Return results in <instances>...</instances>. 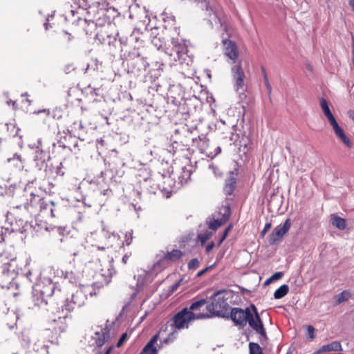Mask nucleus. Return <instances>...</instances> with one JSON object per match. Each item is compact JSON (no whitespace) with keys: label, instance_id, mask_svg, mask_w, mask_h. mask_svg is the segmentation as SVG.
I'll return each instance as SVG.
<instances>
[{"label":"nucleus","instance_id":"1","mask_svg":"<svg viewBox=\"0 0 354 354\" xmlns=\"http://www.w3.org/2000/svg\"><path fill=\"white\" fill-rule=\"evenodd\" d=\"M54 203L49 201L39 195L30 194V203L17 205L10 209L6 215L7 221L10 223L13 231L23 232L26 230L28 218L32 215L46 212L49 210V214L54 217L53 206Z\"/></svg>","mask_w":354,"mask_h":354},{"label":"nucleus","instance_id":"2","mask_svg":"<svg viewBox=\"0 0 354 354\" xmlns=\"http://www.w3.org/2000/svg\"><path fill=\"white\" fill-rule=\"evenodd\" d=\"M251 307L254 313V317L249 308H246L245 309L232 308L230 312V317L235 325L245 326L248 324L257 333L266 338V332L257 312V309L253 304L251 305Z\"/></svg>","mask_w":354,"mask_h":354},{"label":"nucleus","instance_id":"3","mask_svg":"<svg viewBox=\"0 0 354 354\" xmlns=\"http://www.w3.org/2000/svg\"><path fill=\"white\" fill-rule=\"evenodd\" d=\"M226 294V290H221L215 292L211 297V303L206 305L210 315L223 316L226 313L229 308L227 298L225 296Z\"/></svg>","mask_w":354,"mask_h":354},{"label":"nucleus","instance_id":"4","mask_svg":"<svg viewBox=\"0 0 354 354\" xmlns=\"http://www.w3.org/2000/svg\"><path fill=\"white\" fill-rule=\"evenodd\" d=\"M56 283L57 281L50 282V281H48L46 279V278H44L41 283L37 285L35 291L37 292V294L40 295L41 299L39 297L37 298L35 300L36 305L41 306H46L48 304V298H50L53 295L56 288H57Z\"/></svg>","mask_w":354,"mask_h":354},{"label":"nucleus","instance_id":"5","mask_svg":"<svg viewBox=\"0 0 354 354\" xmlns=\"http://www.w3.org/2000/svg\"><path fill=\"white\" fill-rule=\"evenodd\" d=\"M172 48L167 53L172 58V60L178 62L180 64H189L192 59L188 55L187 46L183 42L179 41L178 39H172L171 40Z\"/></svg>","mask_w":354,"mask_h":354},{"label":"nucleus","instance_id":"6","mask_svg":"<svg viewBox=\"0 0 354 354\" xmlns=\"http://www.w3.org/2000/svg\"><path fill=\"white\" fill-rule=\"evenodd\" d=\"M171 320L172 322L171 328L176 330H180L189 328L190 324L195 319L192 312L188 311L187 307H185L176 313Z\"/></svg>","mask_w":354,"mask_h":354},{"label":"nucleus","instance_id":"7","mask_svg":"<svg viewBox=\"0 0 354 354\" xmlns=\"http://www.w3.org/2000/svg\"><path fill=\"white\" fill-rule=\"evenodd\" d=\"M86 295L85 290L83 288H80L74 293L72 294L71 297L67 298L64 306L65 310L68 312H71L75 309L79 308L82 306L86 300Z\"/></svg>","mask_w":354,"mask_h":354},{"label":"nucleus","instance_id":"8","mask_svg":"<svg viewBox=\"0 0 354 354\" xmlns=\"http://www.w3.org/2000/svg\"><path fill=\"white\" fill-rule=\"evenodd\" d=\"M183 255L184 253L180 250L173 249L170 252H167L163 257L158 261L156 266L161 268H168L173 263L178 261Z\"/></svg>","mask_w":354,"mask_h":354},{"label":"nucleus","instance_id":"9","mask_svg":"<svg viewBox=\"0 0 354 354\" xmlns=\"http://www.w3.org/2000/svg\"><path fill=\"white\" fill-rule=\"evenodd\" d=\"M222 44L224 55L233 63H235L239 56V48L236 43L229 39H223Z\"/></svg>","mask_w":354,"mask_h":354},{"label":"nucleus","instance_id":"10","mask_svg":"<svg viewBox=\"0 0 354 354\" xmlns=\"http://www.w3.org/2000/svg\"><path fill=\"white\" fill-rule=\"evenodd\" d=\"M291 227V222L289 218L286 219L283 225L277 226L269 235L268 241L272 245L282 239V237L288 232Z\"/></svg>","mask_w":354,"mask_h":354},{"label":"nucleus","instance_id":"11","mask_svg":"<svg viewBox=\"0 0 354 354\" xmlns=\"http://www.w3.org/2000/svg\"><path fill=\"white\" fill-rule=\"evenodd\" d=\"M206 300L204 299H199L193 302L189 308L187 307V310L189 312H192L194 315V319H202L209 317L210 315L207 313L201 312V309L206 304Z\"/></svg>","mask_w":354,"mask_h":354},{"label":"nucleus","instance_id":"12","mask_svg":"<svg viewBox=\"0 0 354 354\" xmlns=\"http://www.w3.org/2000/svg\"><path fill=\"white\" fill-rule=\"evenodd\" d=\"M69 313L62 308L61 315L57 317V319H53V328L56 332L63 333L66 331L68 327L67 319H69Z\"/></svg>","mask_w":354,"mask_h":354},{"label":"nucleus","instance_id":"13","mask_svg":"<svg viewBox=\"0 0 354 354\" xmlns=\"http://www.w3.org/2000/svg\"><path fill=\"white\" fill-rule=\"evenodd\" d=\"M21 269L15 257H11L8 261L3 263L1 266L2 273L7 276L16 274Z\"/></svg>","mask_w":354,"mask_h":354},{"label":"nucleus","instance_id":"14","mask_svg":"<svg viewBox=\"0 0 354 354\" xmlns=\"http://www.w3.org/2000/svg\"><path fill=\"white\" fill-rule=\"evenodd\" d=\"M233 79L234 80V86L236 91L243 88L245 73L241 67V63L234 66L232 68Z\"/></svg>","mask_w":354,"mask_h":354},{"label":"nucleus","instance_id":"15","mask_svg":"<svg viewBox=\"0 0 354 354\" xmlns=\"http://www.w3.org/2000/svg\"><path fill=\"white\" fill-rule=\"evenodd\" d=\"M333 127L335 136L339 140L344 143L347 147L352 148L353 142L346 135L344 129L338 124L337 122L330 125Z\"/></svg>","mask_w":354,"mask_h":354},{"label":"nucleus","instance_id":"16","mask_svg":"<svg viewBox=\"0 0 354 354\" xmlns=\"http://www.w3.org/2000/svg\"><path fill=\"white\" fill-rule=\"evenodd\" d=\"M110 337V331L107 327L101 328L96 331L93 337L95 344L97 347L102 346Z\"/></svg>","mask_w":354,"mask_h":354},{"label":"nucleus","instance_id":"17","mask_svg":"<svg viewBox=\"0 0 354 354\" xmlns=\"http://www.w3.org/2000/svg\"><path fill=\"white\" fill-rule=\"evenodd\" d=\"M160 338V332L154 335L144 346L140 354H158V351L155 344Z\"/></svg>","mask_w":354,"mask_h":354},{"label":"nucleus","instance_id":"18","mask_svg":"<svg viewBox=\"0 0 354 354\" xmlns=\"http://www.w3.org/2000/svg\"><path fill=\"white\" fill-rule=\"evenodd\" d=\"M48 274L49 276L46 277V279L50 281V282L57 281V286L59 283L60 281L66 279L63 270L59 269L58 267H50L48 270Z\"/></svg>","mask_w":354,"mask_h":354},{"label":"nucleus","instance_id":"19","mask_svg":"<svg viewBox=\"0 0 354 354\" xmlns=\"http://www.w3.org/2000/svg\"><path fill=\"white\" fill-rule=\"evenodd\" d=\"M319 103L322 110L324 115L326 117L330 124L331 125L332 124L336 122L337 120L335 118L334 115H333L332 112L330 111L327 100L325 98L322 97L319 100Z\"/></svg>","mask_w":354,"mask_h":354},{"label":"nucleus","instance_id":"20","mask_svg":"<svg viewBox=\"0 0 354 354\" xmlns=\"http://www.w3.org/2000/svg\"><path fill=\"white\" fill-rule=\"evenodd\" d=\"M224 210H225V212H224L223 218L221 220L217 219V220H214L212 221H210L208 223V227L209 229L213 230H216L220 226L223 225L229 219L230 214H231L230 208L229 207H225L224 209Z\"/></svg>","mask_w":354,"mask_h":354},{"label":"nucleus","instance_id":"21","mask_svg":"<svg viewBox=\"0 0 354 354\" xmlns=\"http://www.w3.org/2000/svg\"><path fill=\"white\" fill-rule=\"evenodd\" d=\"M236 187V179L234 176L228 177L225 182L223 191L227 196H232Z\"/></svg>","mask_w":354,"mask_h":354},{"label":"nucleus","instance_id":"22","mask_svg":"<svg viewBox=\"0 0 354 354\" xmlns=\"http://www.w3.org/2000/svg\"><path fill=\"white\" fill-rule=\"evenodd\" d=\"M28 354H48V346L43 342L37 341L34 344L32 348L29 351Z\"/></svg>","mask_w":354,"mask_h":354},{"label":"nucleus","instance_id":"23","mask_svg":"<svg viewBox=\"0 0 354 354\" xmlns=\"http://www.w3.org/2000/svg\"><path fill=\"white\" fill-rule=\"evenodd\" d=\"M342 351V346L339 342L335 341L328 344L322 346L317 351V353L328 351Z\"/></svg>","mask_w":354,"mask_h":354},{"label":"nucleus","instance_id":"24","mask_svg":"<svg viewBox=\"0 0 354 354\" xmlns=\"http://www.w3.org/2000/svg\"><path fill=\"white\" fill-rule=\"evenodd\" d=\"M331 223L333 226L341 230H343L346 227V220L335 214L331 216Z\"/></svg>","mask_w":354,"mask_h":354},{"label":"nucleus","instance_id":"25","mask_svg":"<svg viewBox=\"0 0 354 354\" xmlns=\"http://www.w3.org/2000/svg\"><path fill=\"white\" fill-rule=\"evenodd\" d=\"M198 147L201 153H205L208 156H213V153L209 148V140L203 138L200 140Z\"/></svg>","mask_w":354,"mask_h":354},{"label":"nucleus","instance_id":"26","mask_svg":"<svg viewBox=\"0 0 354 354\" xmlns=\"http://www.w3.org/2000/svg\"><path fill=\"white\" fill-rule=\"evenodd\" d=\"M178 330L174 329L173 331L169 333L166 338L160 342L159 348H160L163 345H167L174 343L178 337Z\"/></svg>","mask_w":354,"mask_h":354},{"label":"nucleus","instance_id":"27","mask_svg":"<svg viewBox=\"0 0 354 354\" xmlns=\"http://www.w3.org/2000/svg\"><path fill=\"white\" fill-rule=\"evenodd\" d=\"M192 174V170L190 169H187V167H183L182 168V171L178 176L180 183L182 185L187 183L191 179Z\"/></svg>","mask_w":354,"mask_h":354},{"label":"nucleus","instance_id":"28","mask_svg":"<svg viewBox=\"0 0 354 354\" xmlns=\"http://www.w3.org/2000/svg\"><path fill=\"white\" fill-rule=\"evenodd\" d=\"M288 286L283 284L275 290L274 292V297L277 299H281L288 293Z\"/></svg>","mask_w":354,"mask_h":354},{"label":"nucleus","instance_id":"29","mask_svg":"<svg viewBox=\"0 0 354 354\" xmlns=\"http://www.w3.org/2000/svg\"><path fill=\"white\" fill-rule=\"evenodd\" d=\"M351 297V294L348 290H343L341 293L335 296L336 304L339 305L348 301Z\"/></svg>","mask_w":354,"mask_h":354},{"label":"nucleus","instance_id":"30","mask_svg":"<svg viewBox=\"0 0 354 354\" xmlns=\"http://www.w3.org/2000/svg\"><path fill=\"white\" fill-rule=\"evenodd\" d=\"M73 37L67 32H63L58 37V41L60 44L67 46L73 40Z\"/></svg>","mask_w":354,"mask_h":354},{"label":"nucleus","instance_id":"31","mask_svg":"<svg viewBox=\"0 0 354 354\" xmlns=\"http://www.w3.org/2000/svg\"><path fill=\"white\" fill-rule=\"evenodd\" d=\"M249 349L250 354H263V349L257 343L250 342Z\"/></svg>","mask_w":354,"mask_h":354},{"label":"nucleus","instance_id":"32","mask_svg":"<svg viewBox=\"0 0 354 354\" xmlns=\"http://www.w3.org/2000/svg\"><path fill=\"white\" fill-rule=\"evenodd\" d=\"M200 266V262L198 260V259H192L189 263H188V268L189 270H196Z\"/></svg>","mask_w":354,"mask_h":354},{"label":"nucleus","instance_id":"33","mask_svg":"<svg viewBox=\"0 0 354 354\" xmlns=\"http://www.w3.org/2000/svg\"><path fill=\"white\" fill-rule=\"evenodd\" d=\"M315 329L313 326H307V335L310 339L315 338Z\"/></svg>","mask_w":354,"mask_h":354},{"label":"nucleus","instance_id":"34","mask_svg":"<svg viewBox=\"0 0 354 354\" xmlns=\"http://www.w3.org/2000/svg\"><path fill=\"white\" fill-rule=\"evenodd\" d=\"M283 275V273L282 272H275L274 274H273L272 275V277L269 279H268V281H274V280H278L279 279H281Z\"/></svg>","mask_w":354,"mask_h":354},{"label":"nucleus","instance_id":"35","mask_svg":"<svg viewBox=\"0 0 354 354\" xmlns=\"http://www.w3.org/2000/svg\"><path fill=\"white\" fill-rule=\"evenodd\" d=\"M127 337H128V336H127V333L122 334L117 343V347L122 346L123 345V344L124 343V342L127 339Z\"/></svg>","mask_w":354,"mask_h":354},{"label":"nucleus","instance_id":"36","mask_svg":"<svg viewBox=\"0 0 354 354\" xmlns=\"http://www.w3.org/2000/svg\"><path fill=\"white\" fill-rule=\"evenodd\" d=\"M271 226H272L271 223H266L264 226V228L261 232V236L263 237L266 235V234L268 232V231L271 228Z\"/></svg>","mask_w":354,"mask_h":354},{"label":"nucleus","instance_id":"37","mask_svg":"<svg viewBox=\"0 0 354 354\" xmlns=\"http://www.w3.org/2000/svg\"><path fill=\"white\" fill-rule=\"evenodd\" d=\"M209 239V236L207 234H199L198 239L201 241V244L203 245L207 240Z\"/></svg>","mask_w":354,"mask_h":354},{"label":"nucleus","instance_id":"38","mask_svg":"<svg viewBox=\"0 0 354 354\" xmlns=\"http://www.w3.org/2000/svg\"><path fill=\"white\" fill-rule=\"evenodd\" d=\"M264 82L268 93H270L272 91V87L271 85L270 84L268 77H266V79H264Z\"/></svg>","mask_w":354,"mask_h":354},{"label":"nucleus","instance_id":"39","mask_svg":"<svg viewBox=\"0 0 354 354\" xmlns=\"http://www.w3.org/2000/svg\"><path fill=\"white\" fill-rule=\"evenodd\" d=\"M214 242H211L210 243H209L206 246V248H205L206 253H209L210 251L214 248Z\"/></svg>","mask_w":354,"mask_h":354},{"label":"nucleus","instance_id":"40","mask_svg":"<svg viewBox=\"0 0 354 354\" xmlns=\"http://www.w3.org/2000/svg\"><path fill=\"white\" fill-rule=\"evenodd\" d=\"M227 236H228V234H227L226 232H224L222 237L221 238V239L219 241L218 245H220L223 243V241L227 238Z\"/></svg>","mask_w":354,"mask_h":354},{"label":"nucleus","instance_id":"41","mask_svg":"<svg viewBox=\"0 0 354 354\" xmlns=\"http://www.w3.org/2000/svg\"><path fill=\"white\" fill-rule=\"evenodd\" d=\"M209 268H210V267H208V268H205V269L202 270L201 271H200V272L198 273V274H197V275H198V277L202 276V275H203V274H204L206 272V271H207V270H209Z\"/></svg>","mask_w":354,"mask_h":354},{"label":"nucleus","instance_id":"42","mask_svg":"<svg viewBox=\"0 0 354 354\" xmlns=\"http://www.w3.org/2000/svg\"><path fill=\"white\" fill-rule=\"evenodd\" d=\"M129 258V256L128 254L124 255L122 257V259L123 263L126 264L128 261Z\"/></svg>","mask_w":354,"mask_h":354},{"label":"nucleus","instance_id":"43","mask_svg":"<svg viewBox=\"0 0 354 354\" xmlns=\"http://www.w3.org/2000/svg\"><path fill=\"white\" fill-rule=\"evenodd\" d=\"M348 114L349 118H351L353 120V121L354 122V110L349 111L348 112Z\"/></svg>","mask_w":354,"mask_h":354},{"label":"nucleus","instance_id":"44","mask_svg":"<svg viewBox=\"0 0 354 354\" xmlns=\"http://www.w3.org/2000/svg\"><path fill=\"white\" fill-rule=\"evenodd\" d=\"M348 5L351 8L352 10L354 12V0H349Z\"/></svg>","mask_w":354,"mask_h":354},{"label":"nucleus","instance_id":"45","mask_svg":"<svg viewBox=\"0 0 354 354\" xmlns=\"http://www.w3.org/2000/svg\"><path fill=\"white\" fill-rule=\"evenodd\" d=\"M261 72L263 76V79H266V77H268V75L266 73V69L263 66L261 67Z\"/></svg>","mask_w":354,"mask_h":354},{"label":"nucleus","instance_id":"46","mask_svg":"<svg viewBox=\"0 0 354 354\" xmlns=\"http://www.w3.org/2000/svg\"><path fill=\"white\" fill-rule=\"evenodd\" d=\"M232 227H233V225L232 224L229 225L228 227L225 229V230L224 232H226L227 234H229V232L231 231Z\"/></svg>","mask_w":354,"mask_h":354},{"label":"nucleus","instance_id":"47","mask_svg":"<svg viewBox=\"0 0 354 354\" xmlns=\"http://www.w3.org/2000/svg\"><path fill=\"white\" fill-rule=\"evenodd\" d=\"M112 350V346L109 347V348L106 350V353L104 354H109Z\"/></svg>","mask_w":354,"mask_h":354},{"label":"nucleus","instance_id":"48","mask_svg":"<svg viewBox=\"0 0 354 354\" xmlns=\"http://www.w3.org/2000/svg\"><path fill=\"white\" fill-rule=\"evenodd\" d=\"M41 112H45L46 113V110L39 111L37 112V113H41ZM47 114H49V111H47Z\"/></svg>","mask_w":354,"mask_h":354},{"label":"nucleus","instance_id":"49","mask_svg":"<svg viewBox=\"0 0 354 354\" xmlns=\"http://www.w3.org/2000/svg\"><path fill=\"white\" fill-rule=\"evenodd\" d=\"M99 142H100L102 145H104V140H103L102 139H101V140H100V141H99Z\"/></svg>","mask_w":354,"mask_h":354},{"label":"nucleus","instance_id":"50","mask_svg":"<svg viewBox=\"0 0 354 354\" xmlns=\"http://www.w3.org/2000/svg\"><path fill=\"white\" fill-rule=\"evenodd\" d=\"M271 281H268V279L266 281V284H268Z\"/></svg>","mask_w":354,"mask_h":354},{"label":"nucleus","instance_id":"51","mask_svg":"<svg viewBox=\"0 0 354 354\" xmlns=\"http://www.w3.org/2000/svg\"><path fill=\"white\" fill-rule=\"evenodd\" d=\"M17 157V159H20V156H15Z\"/></svg>","mask_w":354,"mask_h":354},{"label":"nucleus","instance_id":"52","mask_svg":"<svg viewBox=\"0 0 354 354\" xmlns=\"http://www.w3.org/2000/svg\"><path fill=\"white\" fill-rule=\"evenodd\" d=\"M2 138L0 137V143L1 142Z\"/></svg>","mask_w":354,"mask_h":354}]
</instances>
